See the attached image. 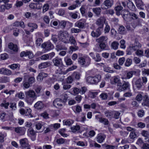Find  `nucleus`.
I'll return each mask as SVG.
<instances>
[{"instance_id":"nucleus-26","label":"nucleus","mask_w":149,"mask_h":149,"mask_svg":"<svg viewBox=\"0 0 149 149\" xmlns=\"http://www.w3.org/2000/svg\"><path fill=\"white\" fill-rule=\"evenodd\" d=\"M135 1L136 6L137 8L141 9L143 10V8L142 7L143 6V3L142 0H134Z\"/></svg>"},{"instance_id":"nucleus-16","label":"nucleus","mask_w":149,"mask_h":149,"mask_svg":"<svg viewBox=\"0 0 149 149\" xmlns=\"http://www.w3.org/2000/svg\"><path fill=\"white\" fill-rule=\"evenodd\" d=\"M85 22V21L84 19H81L76 22L74 24V26L79 28L83 29L84 27Z\"/></svg>"},{"instance_id":"nucleus-9","label":"nucleus","mask_w":149,"mask_h":149,"mask_svg":"<svg viewBox=\"0 0 149 149\" xmlns=\"http://www.w3.org/2000/svg\"><path fill=\"white\" fill-rule=\"evenodd\" d=\"M130 16L133 20H136V23L138 25H140L143 22V20L138 17V15L136 14L132 13L130 14Z\"/></svg>"},{"instance_id":"nucleus-3","label":"nucleus","mask_w":149,"mask_h":149,"mask_svg":"<svg viewBox=\"0 0 149 149\" xmlns=\"http://www.w3.org/2000/svg\"><path fill=\"white\" fill-rule=\"evenodd\" d=\"M132 83L134 89L140 90L143 88V84L141 78L136 79L135 78H134L132 81Z\"/></svg>"},{"instance_id":"nucleus-54","label":"nucleus","mask_w":149,"mask_h":149,"mask_svg":"<svg viewBox=\"0 0 149 149\" xmlns=\"http://www.w3.org/2000/svg\"><path fill=\"white\" fill-rule=\"evenodd\" d=\"M65 139L62 138H61L57 139L56 140V142L58 144H62L64 143L65 142Z\"/></svg>"},{"instance_id":"nucleus-27","label":"nucleus","mask_w":149,"mask_h":149,"mask_svg":"<svg viewBox=\"0 0 149 149\" xmlns=\"http://www.w3.org/2000/svg\"><path fill=\"white\" fill-rule=\"evenodd\" d=\"M118 33L121 34H125L126 33V31L125 27L123 26H120L118 30Z\"/></svg>"},{"instance_id":"nucleus-38","label":"nucleus","mask_w":149,"mask_h":149,"mask_svg":"<svg viewBox=\"0 0 149 149\" xmlns=\"http://www.w3.org/2000/svg\"><path fill=\"white\" fill-rule=\"evenodd\" d=\"M8 116V114H6L5 113H2L1 114L0 116V118L3 121L6 120H7L6 119Z\"/></svg>"},{"instance_id":"nucleus-15","label":"nucleus","mask_w":149,"mask_h":149,"mask_svg":"<svg viewBox=\"0 0 149 149\" xmlns=\"http://www.w3.org/2000/svg\"><path fill=\"white\" fill-rule=\"evenodd\" d=\"M136 72L134 71H131L128 72H126V76L124 75L123 76L121 77V79H129L132 78L134 74H135Z\"/></svg>"},{"instance_id":"nucleus-57","label":"nucleus","mask_w":149,"mask_h":149,"mask_svg":"<svg viewBox=\"0 0 149 149\" xmlns=\"http://www.w3.org/2000/svg\"><path fill=\"white\" fill-rule=\"evenodd\" d=\"M35 81V79L34 77H30L28 78V82L31 85Z\"/></svg>"},{"instance_id":"nucleus-23","label":"nucleus","mask_w":149,"mask_h":149,"mask_svg":"<svg viewBox=\"0 0 149 149\" xmlns=\"http://www.w3.org/2000/svg\"><path fill=\"white\" fill-rule=\"evenodd\" d=\"M50 62H47L41 63L39 65L38 67L39 69H41L47 68L50 66Z\"/></svg>"},{"instance_id":"nucleus-10","label":"nucleus","mask_w":149,"mask_h":149,"mask_svg":"<svg viewBox=\"0 0 149 149\" xmlns=\"http://www.w3.org/2000/svg\"><path fill=\"white\" fill-rule=\"evenodd\" d=\"M103 29L97 28L95 31H93L91 33L92 36L93 38H98L101 35Z\"/></svg>"},{"instance_id":"nucleus-20","label":"nucleus","mask_w":149,"mask_h":149,"mask_svg":"<svg viewBox=\"0 0 149 149\" xmlns=\"http://www.w3.org/2000/svg\"><path fill=\"white\" fill-rule=\"evenodd\" d=\"M28 113L26 112V110H25L24 109H21L19 110V112L20 113L23 115H25L26 116H27L29 115L30 116V117H33L32 115L31 114V110L29 109Z\"/></svg>"},{"instance_id":"nucleus-22","label":"nucleus","mask_w":149,"mask_h":149,"mask_svg":"<svg viewBox=\"0 0 149 149\" xmlns=\"http://www.w3.org/2000/svg\"><path fill=\"white\" fill-rule=\"evenodd\" d=\"M47 76V74L45 73H40L37 77V80L39 81H42L43 79L45 77H46Z\"/></svg>"},{"instance_id":"nucleus-14","label":"nucleus","mask_w":149,"mask_h":149,"mask_svg":"<svg viewBox=\"0 0 149 149\" xmlns=\"http://www.w3.org/2000/svg\"><path fill=\"white\" fill-rule=\"evenodd\" d=\"M123 8L120 2H118L117 3V6L115 8L116 12V14L117 15H119L121 14L120 11L122 10Z\"/></svg>"},{"instance_id":"nucleus-12","label":"nucleus","mask_w":149,"mask_h":149,"mask_svg":"<svg viewBox=\"0 0 149 149\" xmlns=\"http://www.w3.org/2000/svg\"><path fill=\"white\" fill-rule=\"evenodd\" d=\"M8 48L10 50H12L14 53H17L18 50L17 45L12 42H10L8 44Z\"/></svg>"},{"instance_id":"nucleus-5","label":"nucleus","mask_w":149,"mask_h":149,"mask_svg":"<svg viewBox=\"0 0 149 149\" xmlns=\"http://www.w3.org/2000/svg\"><path fill=\"white\" fill-rule=\"evenodd\" d=\"M101 76L100 75H96L95 76H90L86 79L87 81L91 84H94L97 83L101 79Z\"/></svg>"},{"instance_id":"nucleus-39","label":"nucleus","mask_w":149,"mask_h":149,"mask_svg":"<svg viewBox=\"0 0 149 149\" xmlns=\"http://www.w3.org/2000/svg\"><path fill=\"white\" fill-rule=\"evenodd\" d=\"M119 43L116 41H114L112 43L111 46L112 48L114 49H116L118 48Z\"/></svg>"},{"instance_id":"nucleus-49","label":"nucleus","mask_w":149,"mask_h":149,"mask_svg":"<svg viewBox=\"0 0 149 149\" xmlns=\"http://www.w3.org/2000/svg\"><path fill=\"white\" fill-rule=\"evenodd\" d=\"M84 65L85 66L88 65L90 63L91 59L89 58H87L84 59Z\"/></svg>"},{"instance_id":"nucleus-61","label":"nucleus","mask_w":149,"mask_h":149,"mask_svg":"<svg viewBox=\"0 0 149 149\" xmlns=\"http://www.w3.org/2000/svg\"><path fill=\"white\" fill-rule=\"evenodd\" d=\"M125 60V58L124 57L120 58H119L118 61L119 64L120 65H122L124 63Z\"/></svg>"},{"instance_id":"nucleus-19","label":"nucleus","mask_w":149,"mask_h":149,"mask_svg":"<svg viewBox=\"0 0 149 149\" xmlns=\"http://www.w3.org/2000/svg\"><path fill=\"white\" fill-rule=\"evenodd\" d=\"M130 13H129L127 10H122L121 14L122 15L124 19L126 20L129 18Z\"/></svg>"},{"instance_id":"nucleus-7","label":"nucleus","mask_w":149,"mask_h":149,"mask_svg":"<svg viewBox=\"0 0 149 149\" xmlns=\"http://www.w3.org/2000/svg\"><path fill=\"white\" fill-rule=\"evenodd\" d=\"M105 21V19L102 17H100L97 19L95 22L96 24L98 26V28L103 29L104 23Z\"/></svg>"},{"instance_id":"nucleus-53","label":"nucleus","mask_w":149,"mask_h":149,"mask_svg":"<svg viewBox=\"0 0 149 149\" xmlns=\"http://www.w3.org/2000/svg\"><path fill=\"white\" fill-rule=\"evenodd\" d=\"M66 22L65 21H61L59 22V25L61 26L63 29H64L66 26Z\"/></svg>"},{"instance_id":"nucleus-41","label":"nucleus","mask_w":149,"mask_h":149,"mask_svg":"<svg viewBox=\"0 0 149 149\" xmlns=\"http://www.w3.org/2000/svg\"><path fill=\"white\" fill-rule=\"evenodd\" d=\"M135 131H134L130 132L129 136L130 139H133L137 137V134Z\"/></svg>"},{"instance_id":"nucleus-36","label":"nucleus","mask_w":149,"mask_h":149,"mask_svg":"<svg viewBox=\"0 0 149 149\" xmlns=\"http://www.w3.org/2000/svg\"><path fill=\"white\" fill-rule=\"evenodd\" d=\"M10 68L13 70H15L16 69H18V70L19 69L20 65L19 64H11L9 66Z\"/></svg>"},{"instance_id":"nucleus-31","label":"nucleus","mask_w":149,"mask_h":149,"mask_svg":"<svg viewBox=\"0 0 149 149\" xmlns=\"http://www.w3.org/2000/svg\"><path fill=\"white\" fill-rule=\"evenodd\" d=\"M70 42L72 44H73L74 45H76V41L74 37L73 36H71L69 37L68 43Z\"/></svg>"},{"instance_id":"nucleus-24","label":"nucleus","mask_w":149,"mask_h":149,"mask_svg":"<svg viewBox=\"0 0 149 149\" xmlns=\"http://www.w3.org/2000/svg\"><path fill=\"white\" fill-rule=\"evenodd\" d=\"M15 131L17 133H19L21 135H23L24 134L25 131L24 128L20 127H17L15 128Z\"/></svg>"},{"instance_id":"nucleus-34","label":"nucleus","mask_w":149,"mask_h":149,"mask_svg":"<svg viewBox=\"0 0 149 149\" xmlns=\"http://www.w3.org/2000/svg\"><path fill=\"white\" fill-rule=\"evenodd\" d=\"M38 4L35 3H31L29 5L30 7L33 9H41L42 7V6H40V7H38L37 6Z\"/></svg>"},{"instance_id":"nucleus-17","label":"nucleus","mask_w":149,"mask_h":149,"mask_svg":"<svg viewBox=\"0 0 149 149\" xmlns=\"http://www.w3.org/2000/svg\"><path fill=\"white\" fill-rule=\"evenodd\" d=\"M62 102L61 99L59 98L56 99L53 102L54 106L56 108H59L62 106Z\"/></svg>"},{"instance_id":"nucleus-58","label":"nucleus","mask_w":149,"mask_h":149,"mask_svg":"<svg viewBox=\"0 0 149 149\" xmlns=\"http://www.w3.org/2000/svg\"><path fill=\"white\" fill-rule=\"evenodd\" d=\"M141 134L142 135L146 137H147L149 136L148 132V131L143 130L142 131Z\"/></svg>"},{"instance_id":"nucleus-1","label":"nucleus","mask_w":149,"mask_h":149,"mask_svg":"<svg viewBox=\"0 0 149 149\" xmlns=\"http://www.w3.org/2000/svg\"><path fill=\"white\" fill-rule=\"evenodd\" d=\"M25 94L26 96V101L29 104H31L37 97V95L36 93L32 90H30L26 91Z\"/></svg>"},{"instance_id":"nucleus-43","label":"nucleus","mask_w":149,"mask_h":149,"mask_svg":"<svg viewBox=\"0 0 149 149\" xmlns=\"http://www.w3.org/2000/svg\"><path fill=\"white\" fill-rule=\"evenodd\" d=\"M133 50V48L132 46H130L127 49L126 54L127 55H131L132 54V51Z\"/></svg>"},{"instance_id":"nucleus-64","label":"nucleus","mask_w":149,"mask_h":149,"mask_svg":"<svg viewBox=\"0 0 149 149\" xmlns=\"http://www.w3.org/2000/svg\"><path fill=\"white\" fill-rule=\"evenodd\" d=\"M110 27L107 24H106V26L104 29V31L105 33H108L110 30Z\"/></svg>"},{"instance_id":"nucleus-50","label":"nucleus","mask_w":149,"mask_h":149,"mask_svg":"<svg viewBox=\"0 0 149 149\" xmlns=\"http://www.w3.org/2000/svg\"><path fill=\"white\" fill-rule=\"evenodd\" d=\"M100 98L102 100H106L107 99L108 97L107 94L106 93H102L100 95Z\"/></svg>"},{"instance_id":"nucleus-40","label":"nucleus","mask_w":149,"mask_h":149,"mask_svg":"<svg viewBox=\"0 0 149 149\" xmlns=\"http://www.w3.org/2000/svg\"><path fill=\"white\" fill-rule=\"evenodd\" d=\"M29 134L31 135V136L34 137L32 139V140L34 141L35 139V136L37 132L35 131L33 129L30 130H29Z\"/></svg>"},{"instance_id":"nucleus-45","label":"nucleus","mask_w":149,"mask_h":149,"mask_svg":"<svg viewBox=\"0 0 149 149\" xmlns=\"http://www.w3.org/2000/svg\"><path fill=\"white\" fill-rule=\"evenodd\" d=\"M28 26L30 27H32L35 29H36L38 28V26L37 24L34 23H29L28 24Z\"/></svg>"},{"instance_id":"nucleus-60","label":"nucleus","mask_w":149,"mask_h":149,"mask_svg":"<svg viewBox=\"0 0 149 149\" xmlns=\"http://www.w3.org/2000/svg\"><path fill=\"white\" fill-rule=\"evenodd\" d=\"M142 99L143 96L140 93L138 94L136 97V100L138 101H141L142 100Z\"/></svg>"},{"instance_id":"nucleus-46","label":"nucleus","mask_w":149,"mask_h":149,"mask_svg":"<svg viewBox=\"0 0 149 149\" xmlns=\"http://www.w3.org/2000/svg\"><path fill=\"white\" fill-rule=\"evenodd\" d=\"M72 76L75 79L79 80L80 78L81 74L78 72H74L72 75Z\"/></svg>"},{"instance_id":"nucleus-11","label":"nucleus","mask_w":149,"mask_h":149,"mask_svg":"<svg viewBox=\"0 0 149 149\" xmlns=\"http://www.w3.org/2000/svg\"><path fill=\"white\" fill-rule=\"evenodd\" d=\"M19 142L21 147L24 149L26 147L30 146L27 139L26 138L21 139L19 140Z\"/></svg>"},{"instance_id":"nucleus-63","label":"nucleus","mask_w":149,"mask_h":149,"mask_svg":"<svg viewBox=\"0 0 149 149\" xmlns=\"http://www.w3.org/2000/svg\"><path fill=\"white\" fill-rule=\"evenodd\" d=\"M136 54L138 56H143V52L141 50H139V49L136 50L135 52Z\"/></svg>"},{"instance_id":"nucleus-35","label":"nucleus","mask_w":149,"mask_h":149,"mask_svg":"<svg viewBox=\"0 0 149 149\" xmlns=\"http://www.w3.org/2000/svg\"><path fill=\"white\" fill-rule=\"evenodd\" d=\"M99 121L105 125H107L109 123V122L108 120L107 119L104 118H100Z\"/></svg>"},{"instance_id":"nucleus-18","label":"nucleus","mask_w":149,"mask_h":149,"mask_svg":"<svg viewBox=\"0 0 149 149\" xmlns=\"http://www.w3.org/2000/svg\"><path fill=\"white\" fill-rule=\"evenodd\" d=\"M105 135L102 133H100L97 135L96 137L97 141L100 143H102L106 138Z\"/></svg>"},{"instance_id":"nucleus-2","label":"nucleus","mask_w":149,"mask_h":149,"mask_svg":"<svg viewBox=\"0 0 149 149\" xmlns=\"http://www.w3.org/2000/svg\"><path fill=\"white\" fill-rule=\"evenodd\" d=\"M69 37V34L65 31H60L58 34L59 40L65 43H68Z\"/></svg>"},{"instance_id":"nucleus-8","label":"nucleus","mask_w":149,"mask_h":149,"mask_svg":"<svg viewBox=\"0 0 149 149\" xmlns=\"http://www.w3.org/2000/svg\"><path fill=\"white\" fill-rule=\"evenodd\" d=\"M41 47L47 51L53 49L54 46L49 41L45 42L41 45Z\"/></svg>"},{"instance_id":"nucleus-59","label":"nucleus","mask_w":149,"mask_h":149,"mask_svg":"<svg viewBox=\"0 0 149 149\" xmlns=\"http://www.w3.org/2000/svg\"><path fill=\"white\" fill-rule=\"evenodd\" d=\"M8 58V56L6 53H4L1 55V58L2 60H5Z\"/></svg>"},{"instance_id":"nucleus-13","label":"nucleus","mask_w":149,"mask_h":149,"mask_svg":"<svg viewBox=\"0 0 149 149\" xmlns=\"http://www.w3.org/2000/svg\"><path fill=\"white\" fill-rule=\"evenodd\" d=\"M54 65L55 66L62 67L63 66V64L61 58H56L53 60Z\"/></svg>"},{"instance_id":"nucleus-28","label":"nucleus","mask_w":149,"mask_h":149,"mask_svg":"<svg viewBox=\"0 0 149 149\" xmlns=\"http://www.w3.org/2000/svg\"><path fill=\"white\" fill-rule=\"evenodd\" d=\"M127 6L130 10L132 11H135L136 10V7L134 4L130 1L127 3Z\"/></svg>"},{"instance_id":"nucleus-56","label":"nucleus","mask_w":149,"mask_h":149,"mask_svg":"<svg viewBox=\"0 0 149 149\" xmlns=\"http://www.w3.org/2000/svg\"><path fill=\"white\" fill-rule=\"evenodd\" d=\"M120 47L121 48L125 49V41L124 40H122L120 41Z\"/></svg>"},{"instance_id":"nucleus-48","label":"nucleus","mask_w":149,"mask_h":149,"mask_svg":"<svg viewBox=\"0 0 149 149\" xmlns=\"http://www.w3.org/2000/svg\"><path fill=\"white\" fill-rule=\"evenodd\" d=\"M22 84L24 87L26 88H28L31 86L28 81H24Z\"/></svg>"},{"instance_id":"nucleus-21","label":"nucleus","mask_w":149,"mask_h":149,"mask_svg":"<svg viewBox=\"0 0 149 149\" xmlns=\"http://www.w3.org/2000/svg\"><path fill=\"white\" fill-rule=\"evenodd\" d=\"M134 51L139 49L141 47V44L137 40H135L134 45L132 46Z\"/></svg>"},{"instance_id":"nucleus-51","label":"nucleus","mask_w":149,"mask_h":149,"mask_svg":"<svg viewBox=\"0 0 149 149\" xmlns=\"http://www.w3.org/2000/svg\"><path fill=\"white\" fill-rule=\"evenodd\" d=\"M36 42L37 46H40L42 42V40L41 38H38L37 39Z\"/></svg>"},{"instance_id":"nucleus-32","label":"nucleus","mask_w":149,"mask_h":149,"mask_svg":"<svg viewBox=\"0 0 149 149\" xmlns=\"http://www.w3.org/2000/svg\"><path fill=\"white\" fill-rule=\"evenodd\" d=\"M56 49L58 51L61 50H66L67 49V48L63 45L61 44H59L57 45L56 47Z\"/></svg>"},{"instance_id":"nucleus-29","label":"nucleus","mask_w":149,"mask_h":149,"mask_svg":"<svg viewBox=\"0 0 149 149\" xmlns=\"http://www.w3.org/2000/svg\"><path fill=\"white\" fill-rule=\"evenodd\" d=\"M92 10L93 12L97 16H99L100 15L101 10L100 8H94L92 9Z\"/></svg>"},{"instance_id":"nucleus-4","label":"nucleus","mask_w":149,"mask_h":149,"mask_svg":"<svg viewBox=\"0 0 149 149\" xmlns=\"http://www.w3.org/2000/svg\"><path fill=\"white\" fill-rule=\"evenodd\" d=\"M107 39L108 38L107 36H102L96 39V41L99 43V46L101 49H105Z\"/></svg>"},{"instance_id":"nucleus-37","label":"nucleus","mask_w":149,"mask_h":149,"mask_svg":"<svg viewBox=\"0 0 149 149\" xmlns=\"http://www.w3.org/2000/svg\"><path fill=\"white\" fill-rule=\"evenodd\" d=\"M132 60L131 59L127 58L125 63V65L126 67L130 66L132 64Z\"/></svg>"},{"instance_id":"nucleus-52","label":"nucleus","mask_w":149,"mask_h":149,"mask_svg":"<svg viewBox=\"0 0 149 149\" xmlns=\"http://www.w3.org/2000/svg\"><path fill=\"white\" fill-rule=\"evenodd\" d=\"M65 61L67 65H70L72 64V61L70 58H65Z\"/></svg>"},{"instance_id":"nucleus-25","label":"nucleus","mask_w":149,"mask_h":149,"mask_svg":"<svg viewBox=\"0 0 149 149\" xmlns=\"http://www.w3.org/2000/svg\"><path fill=\"white\" fill-rule=\"evenodd\" d=\"M44 104L40 101L38 102L35 104L34 106V107L38 109H42L44 107Z\"/></svg>"},{"instance_id":"nucleus-55","label":"nucleus","mask_w":149,"mask_h":149,"mask_svg":"<svg viewBox=\"0 0 149 149\" xmlns=\"http://www.w3.org/2000/svg\"><path fill=\"white\" fill-rule=\"evenodd\" d=\"M49 6L48 4H46L44 5L43 7L42 13H44L47 11L49 9Z\"/></svg>"},{"instance_id":"nucleus-62","label":"nucleus","mask_w":149,"mask_h":149,"mask_svg":"<svg viewBox=\"0 0 149 149\" xmlns=\"http://www.w3.org/2000/svg\"><path fill=\"white\" fill-rule=\"evenodd\" d=\"M144 114V111L142 109L139 110L138 112V115L139 117H142Z\"/></svg>"},{"instance_id":"nucleus-30","label":"nucleus","mask_w":149,"mask_h":149,"mask_svg":"<svg viewBox=\"0 0 149 149\" xmlns=\"http://www.w3.org/2000/svg\"><path fill=\"white\" fill-rule=\"evenodd\" d=\"M68 98L67 95L66 93H64L61 95V99L62 102L65 103L67 102Z\"/></svg>"},{"instance_id":"nucleus-6","label":"nucleus","mask_w":149,"mask_h":149,"mask_svg":"<svg viewBox=\"0 0 149 149\" xmlns=\"http://www.w3.org/2000/svg\"><path fill=\"white\" fill-rule=\"evenodd\" d=\"M130 84L128 81H123L122 84L121 83V85L119 86L120 88H118V90L119 91H122L125 90L130 88Z\"/></svg>"},{"instance_id":"nucleus-47","label":"nucleus","mask_w":149,"mask_h":149,"mask_svg":"<svg viewBox=\"0 0 149 149\" xmlns=\"http://www.w3.org/2000/svg\"><path fill=\"white\" fill-rule=\"evenodd\" d=\"M80 128V126L78 125L74 126L71 127V130L74 132H75L79 130Z\"/></svg>"},{"instance_id":"nucleus-42","label":"nucleus","mask_w":149,"mask_h":149,"mask_svg":"<svg viewBox=\"0 0 149 149\" xmlns=\"http://www.w3.org/2000/svg\"><path fill=\"white\" fill-rule=\"evenodd\" d=\"M80 10L82 15L85 17L86 18H87V16L86 14V9L85 8L82 7L80 8Z\"/></svg>"},{"instance_id":"nucleus-44","label":"nucleus","mask_w":149,"mask_h":149,"mask_svg":"<svg viewBox=\"0 0 149 149\" xmlns=\"http://www.w3.org/2000/svg\"><path fill=\"white\" fill-rule=\"evenodd\" d=\"M104 5L107 7L108 8L111 7L112 5V3L111 2L110 0H105L104 2Z\"/></svg>"},{"instance_id":"nucleus-33","label":"nucleus","mask_w":149,"mask_h":149,"mask_svg":"<svg viewBox=\"0 0 149 149\" xmlns=\"http://www.w3.org/2000/svg\"><path fill=\"white\" fill-rule=\"evenodd\" d=\"M113 81L114 84H117V86H119L121 85V82L120 79L116 77H114L113 79Z\"/></svg>"}]
</instances>
